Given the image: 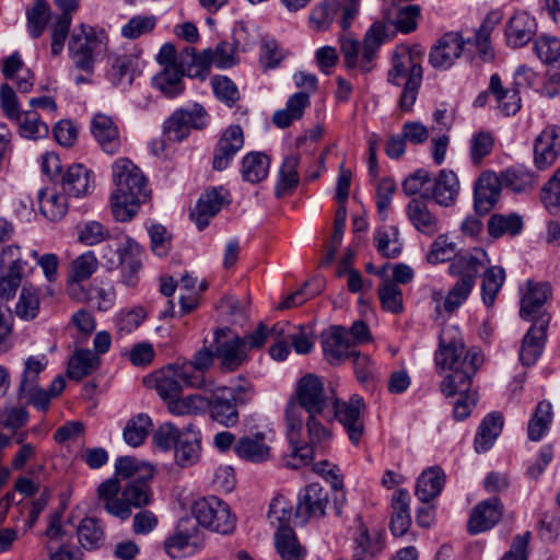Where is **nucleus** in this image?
<instances>
[{"mask_svg": "<svg viewBox=\"0 0 560 560\" xmlns=\"http://www.w3.org/2000/svg\"><path fill=\"white\" fill-rule=\"evenodd\" d=\"M439 340L435 363L451 371V374L441 383V392L445 396L460 395L454 404V417L457 420H464L471 415L478 400L477 393L469 390V387L472 377L483 363V354L475 347L465 349L462 332L456 326L444 327Z\"/></svg>", "mask_w": 560, "mask_h": 560, "instance_id": "obj_1", "label": "nucleus"}, {"mask_svg": "<svg viewBox=\"0 0 560 560\" xmlns=\"http://www.w3.org/2000/svg\"><path fill=\"white\" fill-rule=\"evenodd\" d=\"M189 365L168 364L152 375L144 377L148 387L155 389L158 395L166 402L171 415L175 417H198L207 411L206 397L199 394L180 397L183 385L191 388H201V381L191 376L187 371Z\"/></svg>", "mask_w": 560, "mask_h": 560, "instance_id": "obj_2", "label": "nucleus"}, {"mask_svg": "<svg viewBox=\"0 0 560 560\" xmlns=\"http://www.w3.org/2000/svg\"><path fill=\"white\" fill-rule=\"evenodd\" d=\"M115 190L110 196L112 213L116 221L128 222L138 213L139 206L149 197L147 178L129 159H117L113 166Z\"/></svg>", "mask_w": 560, "mask_h": 560, "instance_id": "obj_3", "label": "nucleus"}, {"mask_svg": "<svg viewBox=\"0 0 560 560\" xmlns=\"http://www.w3.org/2000/svg\"><path fill=\"white\" fill-rule=\"evenodd\" d=\"M289 450L282 456V465L299 469L310 465L316 453H324L331 443V430L323 422H288Z\"/></svg>", "mask_w": 560, "mask_h": 560, "instance_id": "obj_4", "label": "nucleus"}, {"mask_svg": "<svg viewBox=\"0 0 560 560\" xmlns=\"http://www.w3.org/2000/svg\"><path fill=\"white\" fill-rule=\"evenodd\" d=\"M330 412V399L320 377L308 373L302 376L285 406L287 420H316Z\"/></svg>", "mask_w": 560, "mask_h": 560, "instance_id": "obj_5", "label": "nucleus"}, {"mask_svg": "<svg viewBox=\"0 0 560 560\" xmlns=\"http://www.w3.org/2000/svg\"><path fill=\"white\" fill-rule=\"evenodd\" d=\"M422 75L423 70L419 60L407 48L395 51L392 68L387 73V81L396 86L404 85L398 102L402 112H409L412 108L422 82Z\"/></svg>", "mask_w": 560, "mask_h": 560, "instance_id": "obj_6", "label": "nucleus"}, {"mask_svg": "<svg viewBox=\"0 0 560 560\" xmlns=\"http://www.w3.org/2000/svg\"><path fill=\"white\" fill-rule=\"evenodd\" d=\"M141 246L130 236L122 235L116 247L106 244L102 249V259L108 270L122 269V281L128 287L137 282L141 269Z\"/></svg>", "mask_w": 560, "mask_h": 560, "instance_id": "obj_7", "label": "nucleus"}, {"mask_svg": "<svg viewBox=\"0 0 560 560\" xmlns=\"http://www.w3.org/2000/svg\"><path fill=\"white\" fill-rule=\"evenodd\" d=\"M191 512L196 524L207 529L222 535H229L235 529L236 516L229 504L218 497L210 495L196 500Z\"/></svg>", "mask_w": 560, "mask_h": 560, "instance_id": "obj_8", "label": "nucleus"}, {"mask_svg": "<svg viewBox=\"0 0 560 560\" xmlns=\"http://www.w3.org/2000/svg\"><path fill=\"white\" fill-rule=\"evenodd\" d=\"M103 33L85 24L79 25L69 40V54L75 69L89 74L94 72L95 56L105 48Z\"/></svg>", "mask_w": 560, "mask_h": 560, "instance_id": "obj_9", "label": "nucleus"}, {"mask_svg": "<svg viewBox=\"0 0 560 560\" xmlns=\"http://www.w3.org/2000/svg\"><path fill=\"white\" fill-rule=\"evenodd\" d=\"M214 354L220 360L222 372H233L247 360L245 341L230 328L217 329L214 331Z\"/></svg>", "mask_w": 560, "mask_h": 560, "instance_id": "obj_10", "label": "nucleus"}, {"mask_svg": "<svg viewBox=\"0 0 560 560\" xmlns=\"http://www.w3.org/2000/svg\"><path fill=\"white\" fill-rule=\"evenodd\" d=\"M205 533L189 518L179 521L176 530L164 541L165 552L172 558L194 555L205 546Z\"/></svg>", "mask_w": 560, "mask_h": 560, "instance_id": "obj_11", "label": "nucleus"}, {"mask_svg": "<svg viewBox=\"0 0 560 560\" xmlns=\"http://www.w3.org/2000/svg\"><path fill=\"white\" fill-rule=\"evenodd\" d=\"M208 122L205 108L195 104L188 109L175 110L164 122L163 130L167 140L180 142L188 137L191 129H202Z\"/></svg>", "mask_w": 560, "mask_h": 560, "instance_id": "obj_12", "label": "nucleus"}, {"mask_svg": "<svg viewBox=\"0 0 560 560\" xmlns=\"http://www.w3.org/2000/svg\"><path fill=\"white\" fill-rule=\"evenodd\" d=\"M247 393L248 388L242 385L217 387L211 390V398L206 397L207 410L210 411L213 420L237 418V406L244 405L248 400Z\"/></svg>", "mask_w": 560, "mask_h": 560, "instance_id": "obj_13", "label": "nucleus"}, {"mask_svg": "<svg viewBox=\"0 0 560 560\" xmlns=\"http://www.w3.org/2000/svg\"><path fill=\"white\" fill-rule=\"evenodd\" d=\"M26 262L21 258V247L5 246L0 255V298L10 300L21 285Z\"/></svg>", "mask_w": 560, "mask_h": 560, "instance_id": "obj_14", "label": "nucleus"}, {"mask_svg": "<svg viewBox=\"0 0 560 560\" xmlns=\"http://www.w3.org/2000/svg\"><path fill=\"white\" fill-rule=\"evenodd\" d=\"M328 505V491L317 482L310 483L298 495L295 520L305 525L311 520L322 518L326 515Z\"/></svg>", "mask_w": 560, "mask_h": 560, "instance_id": "obj_15", "label": "nucleus"}, {"mask_svg": "<svg viewBox=\"0 0 560 560\" xmlns=\"http://www.w3.org/2000/svg\"><path fill=\"white\" fill-rule=\"evenodd\" d=\"M273 439L275 433L271 430L249 433L236 441L234 452L246 462L261 464L272 457L270 444L273 442Z\"/></svg>", "mask_w": 560, "mask_h": 560, "instance_id": "obj_16", "label": "nucleus"}, {"mask_svg": "<svg viewBox=\"0 0 560 560\" xmlns=\"http://www.w3.org/2000/svg\"><path fill=\"white\" fill-rule=\"evenodd\" d=\"M466 45H472L471 38L464 39L458 32L445 33L431 48L429 61L435 69H448L454 61L465 51Z\"/></svg>", "mask_w": 560, "mask_h": 560, "instance_id": "obj_17", "label": "nucleus"}, {"mask_svg": "<svg viewBox=\"0 0 560 560\" xmlns=\"http://www.w3.org/2000/svg\"><path fill=\"white\" fill-rule=\"evenodd\" d=\"M502 183L492 172H483L474 187V209L478 215L488 214L499 201Z\"/></svg>", "mask_w": 560, "mask_h": 560, "instance_id": "obj_18", "label": "nucleus"}, {"mask_svg": "<svg viewBox=\"0 0 560 560\" xmlns=\"http://www.w3.org/2000/svg\"><path fill=\"white\" fill-rule=\"evenodd\" d=\"M549 323L550 315L540 316L536 323H533L524 336L520 350V360L523 365L530 366L540 357L547 338Z\"/></svg>", "mask_w": 560, "mask_h": 560, "instance_id": "obj_19", "label": "nucleus"}, {"mask_svg": "<svg viewBox=\"0 0 560 560\" xmlns=\"http://www.w3.org/2000/svg\"><path fill=\"white\" fill-rule=\"evenodd\" d=\"M503 504L499 498L479 502L471 511L467 529L471 535L492 528L503 516Z\"/></svg>", "mask_w": 560, "mask_h": 560, "instance_id": "obj_20", "label": "nucleus"}, {"mask_svg": "<svg viewBox=\"0 0 560 560\" xmlns=\"http://www.w3.org/2000/svg\"><path fill=\"white\" fill-rule=\"evenodd\" d=\"M560 152V130L556 126L546 127L534 143V164L545 171L557 160Z\"/></svg>", "mask_w": 560, "mask_h": 560, "instance_id": "obj_21", "label": "nucleus"}, {"mask_svg": "<svg viewBox=\"0 0 560 560\" xmlns=\"http://www.w3.org/2000/svg\"><path fill=\"white\" fill-rule=\"evenodd\" d=\"M243 145L244 133L242 128L240 126L228 127L214 148L212 167L215 171L228 168Z\"/></svg>", "mask_w": 560, "mask_h": 560, "instance_id": "obj_22", "label": "nucleus"}, {"mask_svg": "<svg viewBox=\"0 0 560 560\" xmlns=\"http://www.w3.org/2000/svg\"><path fill=\"white\" fill-rule=\"evenodd\" d=\"M174 462L180 468L195 466L201 457V434L189 423L184 425L183 436L174 446Z\"/></svg>", "mask_w": 560, "mask_h": 560, "instance_id": "obj_23", "label": "nucleus"}, {"mask_svg": "<svg viewBox=\"0 0 560 560\" xmlns=\"http://www.w3.org/2000/svg\"><path fill=\"white\" fill-rule=\"evenodd\" d=\"M323 351L326 360L337 365L355 353V347L348 330L341 326H335L324 337Z\"/></svg>", "mask_w": 560, "mask_h": 560, "instance_id": "obj_24", "label": "nucleus"}, {"mask_svg": "<svg viewBox=\"0 0 560 560\" xmlns=\"http://www.w3.org/2000/svg\"><path fill=\"white\" fill-rule=\"evenodd\" d=\"M537 33V22L527 12L517 11L510 18L505 27L506 43L520 48L528 44Z\"/></svg>", "mask_w": 560, "mask_h": 560, "instance_id": "obj_25", "label": "nucleus"}, {"mask_svg": "<svg viewBox=\"0 0 560 560\" xmlns=\"http://www.w3.org/2000/svg\"><path fill=\"white\" fill-rule=\"evenodd\" d=\"M91 131L105 153L116 154L120 150L119 130L110 116L104 114L94 115L91 121Z\"/></svg>", "mask_w": 560, "mask_h": 560, "instance_id": "obj_26", "label": "nucleus"}, {"mask_svg": "<svg viewBox=\"0 0 560 560\" xmlns=\"http://www.w3.org/2000/svg\"><path fill=\"white\" fill-rule=\"evenodd\" d=\"M551 296L548 283H528V291L521 301L520 315L524 320L536 323L542 315H549L544 305Z\"/></svg>", "mask_w": 560, "mask_h": 560, "instance_id": "obj_27", "label": "nucleus"}, {"mask_svg": "<svg viewBox=\"0 0 560 560\" xmlns=\"http://www.w3.org/2000/svg\"><path fill=\"white\" fill-rule=\"evenodd\" d=\"M62 190L66 195L81 198L90 195L94 189V175L82 164L69 166L61 177Z\"/></svg>", "mask_w": 560, "mask_h": 560, "instance_id": "obj_28", "label": "nucleus"}, {"mask_svg": "<svg viewBox=\"0 0 560 560\" xmlns=\"http://www.w3.org/2000/svg\"><path fill=\"white\" fill-rule=\"evenodd\" d=\"M407 217L412 226L420 233L433 236L440 231V220L433 213L425 198H413L406 207Z\"/></svg>", "mask_w": 560, "mask_h": 560, "instance_id": "obj_29", "label": "nucleus"}, {"mask_svg": "<svg viewBox=\"0 0 560 560\" xmlns=\"http://www.w3.org/2000/svg\"><path fill=\"white\" fill-rule=\"evenodd\" d=\"M226 196L228 194L223 188H212L200 196L190 213L199 230H203L209 224L210 219L228 202Z\"/></svg>", "mask_w": 560, "mask_h": 560, "instance_id": "obj_30", "label": "nucleus"}, {"mask_svg": "<svg viewBox=\"0 0 560 560\" xmlns=\"http://www.w3.org/2000/svg\"><path fill=\"white\" fill-rule=\"evenodd\" d=\"M489 91L495 100L498 109L504 116H513L521 109L520 89L514 84L511 88L504 86L499 74L490 77Z\"/></svg>", "mask_w": 560, "mask_h": 560, "instance_id": "obj_31", "label": "nucleus"}, {"mask_svg": "<svg viewBox=\"0 0 560 560\" xmlns=\"http://www.w3.org/2000/svg\"><path fill=\"white\" fill-rule=\"evenodd\" d=\"M490 258L481 247H474L469 250L458 253L452 260L448 269L452 276L472 273L475 278L480 270L488 268Z\"/></svg>", "mask_w": 560, "mask_h": 560, "instance_id": "obj_32", "label": "nucleus"}, {"mask_svg": "<svg viewBox=\"0 0 560 560\" xmlns=\"http://www.w3.org/2000/svg\"><path fill=\"white\" fill-rule=\"evenodd\" d=\"M390 530L394 536H404L410 528V494L407 490L398 489L392 497Z\"/></svg>", "mask_w": 560, "mask_h": 560, "instance_id": "obj_33", "label": "nucleus"}, {"mask_svg": "<svg viewBox=\"0 0 560 560\" xmlns=\"http://www.w3.org/2000/svg\"><path fill=\"white\" fill-rule=\"evenodd\" d=\"M353 558L372 559L382 552L384 541L378 530L370 532L364 524H360L353 537Z\"/></svg>", "mask_w": 560, "mask_h": 560, "instance_id": "obj_34", "label": "nucleus"}, {"mask_svg": "<svg viewBox=\"0 0 560 560\" xmlns=\"http://www.w3.org/2000/svg\"><path fill=\"white\" fill-rule=\"evenodd\" d=\"M446 476L439 467H430L422 471L416 485V495L424 503L434 500L443 490Z\"/></svg>", "mask_w": 560, "mask_h": 560, "instance_id": "obj_35", "label": "nucleus"}, {"mask_svg": "<svg viewBox=\"0 0 560 560\" xmlns=\"http://www.w3.org/2000/svg\"><path fill=\"white\" fill-rule=\"evenodd\" d=\"M459 184L457 175L450 170L440 171L434 179L431 198L440 206H452L458 195Z\"/></svg>", "mask_w": 560, "mask_h": 560, "instance_id": "obj_36", "label": "nucleus"}, {"mask_svg": "<svg viewBox=\"0 0 560 560\" xmlns=\"http://www.w3.org/2000/svg\"><path fill=\"white\" fill-rule=\"evenodd\" d=\"M310 106V94L296 92L289 97L285 107L275 112L272 122L279 128H287L293 121L302 118L304 110Z\"/></svg>", "mask_w": 560, "mask_h": 560, "instance_id": "obj_37", "label": "nucleus"}, {"mask_svg": "<svg viewBox=\"0 0 560 560\" xmlns=\"http://www.w3.org/2000/svg\"><path fill=\"white\" fill-rule=\"evenodd\" d=\"M39 210L49 221H58L68 212V201L65 194L52 188H43L37 194Z\"/></svg>", "mask_w": 560, "mask_h": 560, "instance_id": "obj_38", "label": "nucleus"}, {"mask_svg": "<svg viewBox=\"0 0 560 560\" xmlns=\"http://www.w3.org/2000/svg\"><path fill=\"white\" fill-rule=\"evenodd\" d=\"M269 167L270 159L268 155L261 152H249L242 160V178L252 184L260 183L267 177Z\"/></svg>", "mask_w": 560, "mask_h": 560, "instance_id": "obj_39", "label": "nucleus"}, {"mask_svg": "<svg viewBox=\"0 0 560 560\" xmlns=\"http://www.w3.org/2000/svg\"><path fill=\"white\" fill-rule=\"evenodd\" d=\"M100 365V357L92 350H77L69 360L68 376L71 380L80 381L96 371Z\"/></svg>", "mask_w": 560, "mask_h": 560, "instance_id": "obj_40", "label": "nucleus"}, {"mask_svg": "<svg viewBox=\"0 0 560 560\" xmlns=\"http://www.w3.org/2000/svg\"><path fill=\"white\" fill-rule=\"evenodd\" d=\"M154 88L160 90L167 97H175L184 91L183 72L176 65L165 66L152 79Z\"/></svg>", "mask_w": 560, "mask_h": 560, "instance_id": "obj_41", "label": "nucleus"}, {"mask_svg": "<svg viewBox=\"0 0 560 560\" xmlns=\"http://www.w3.org/2000/svg\"><path fill=\"white\" fill-rule=\"evenodd\" d=\"M500 20L501 14L499 12L489 13L474 35V46L482 61H490L494 58L490 34Z\"/></svg>", "mask_w": 560, "mask_h": 560, "instance_id": "obj_42", "label": "nucleus"}, {"mask_svg": "<svg viewBox=\"0 0 560 560\" xmlns=\"http://www.w3.org/2000/svg\"><path fill=\"white\" fill-rule=\"evenodd\" d=\"M79 542L86 550L98 549L105 541V532L98 520L84 517L77 529Z\"/></svg>", "mask_w": 560, "mask_h": 560, "instance_id": "obj_43", "label": "nucleus"}, {"mask_svg": "<svg viewBox=\"0 0 560 560\" xmlns=\"http://www.w3.org/2000/svg\"><path fill=\"white\" fill-rule=\"evenodd\" d=\"M505 281V271L500 266H489L482 273L481 298L486 306L494 305L498 293Z\"/></svg>", "mask_w": 560, "mask_h": 560, "instance_id": "obj_44", "label": "nucleus"}, {"mask_svg": "<svg viewBox=\"0 0 560 560\" xmlns=\"http://www.w3.org/2000/svg\"><path fill=\"white\" fill-rule=\"evenodd\" d=\"M210 65V54L205 51L202 55H196L192 48H186L180 57L179 67L183 75L203 80L209 73Z\"/></svg>", "mask_w": 560, "mask_h": 560, "instance_id": "obj_45", "label": "nucleus"}, {"mask_svg": "<svg viewBox=\"0 0 560 560\" xmlns=\"http://www.w3.org/2000/svg\"><path fill=\"white\" fill-rule=\"evenodd\" d=\"M458 277L459 279L448 291L442 304L443 310L448 314H452L468 299L476 283L475 276L472 273Z\"/></svg>", "mask_w": 560, "mask_h": 560, "instance_id": "obj_46", "label": "nucleus"}, {"mask_svg": "<svg viewBox=\"0 0 560 560\" xmlns=\"http://www.w3.org/2000/svg\"><path fill=\"white\" fill-rule=\"evenodd\" d=\"M48 365L45 354L31 355L24 361V369L19 384L18 393H25L39 387L38 380Z\"/></svg>", "mask_w": 560, "mask_h": 560, "instance_id": "obj_47", "label": "nucleus"}, {"mask_svg": "<svg viewBox=\"0 0 560 560\" xmlns=\"http://www.w3.org/2000/svg\"><path fill=\"white\" fill-rule=\"evenodd\" d=\"M108 61L110 63L108 71L110 82L114 85L131 84L135 73V58L130 55H113L109 56Z\"/></svg>", "mask_w": 560, "mask_h": 560, "instance_id": "obj_48", "label": "nucleus"}, {"mask_svg": "<svg viewBox=\"0 0 560 560\" xmlns=\"http://www.w3.org/2000/svg\"><path fill=\"white\" fill-rule=\"evenodd\" d=\"M276 548L282 560H302L304 549L298 541L293 528H282L275 534Z\"/></svg>", "mask_w": 560, "mask_h": 560, "instance_id": "obj_49", "label": "nucleus"}, {"mask_svg": "<svg viewBox=\"0 0 560 560\" xmlns=\"http://www.w3.org/2000/svg\"><path fill=\"white\" fill-rule=\"evenodd\" d=\"M499 177L502 186L515 192L527 191L532 189L536 183L535 174L523 166L508 168Z\"/></svg>", "mask_w": 560, "mask_h": 560, "instance_id": "obj_50", "label": "nucleus"}, {"mask_svg": "<svg viewBox=\"0 0 560 560\" xmlns=\"http://www.w3.org/2000/svg\"><path fill=\"white\" fill-rule=\"evenodd\" d=\"M97 268L98 260L93 250H88L79 255L70 265V272L68 277L69 284L80 283L90 279Z\"/></svg>", "mask_w": 560, "mask_h": 560, "instance_id": "obj_51", "label": "nucleus"}, {"mask_svg": "<svg viewBox=\"0 0 560 560\" xmlns=\"http://www.w3.org/2000/svg\"><path fill=\"white\" fill-rule=\"evenodd\" d=\"M299 158L296 155L287 156L279 171V179L275 191L277 197H282L291 192L299 184V175L296 172Z\"/></svg>", "mask_w": 560, "mask_h": 560, "instance_id": "obj_52", "label": "nucleus"}, {"mask_svg": "<svg viewBox=\"0 0 560 560\" xmlns=\"http://www.w3.org/2000/svg\"><path fill=\"white\" fill-rule=\"evenodd\" d=\"M383 28L377 24H373L366 32L363 40V49L360 62L361 69L364 72H368L372 69L377 50L383 44Z\"/></svg>", "mask_w": 560, "mask_h": 560, "instance_id": "obj_53", "label": "nucleus"}, {"mask_svg": "<svg viewBox=\"0 0 560 560\" xmlns=\"http://www.w3.org/2000/svg\"><path fill=\"white\" fill-rule=\"evenodd\" d=\"M341 3L338 0H327L316 5L310 14V25L313 30L326 31L334 22Z\"/></svg>", "mask_w": 560, "mask_h": 560, "instance_id": "obj_54", "label": "nucleus"}, {"mask_svg": "<svg viewBox=\"0 0 560 560\" xmlns=\"http://www.w3.org/2000/svg\"><path fill=\"white\" fill-rule=\"evenodd\" d=\"M39 305L38 290L33 285L25 284L21 290L14 311L21 319L32 320L38 315Z\"/></svg>", "mask_w": 560, "mask_h": 560, "instance_id": "obj_55", "label": "nucleus"}, {"mask_svg": "<svg viewBox=\"0 0 560 560\" xmlns=\"http://www.w3.org/2000/svg\"><path fill=\"white\" fill-rule=\"evenodd\" d=\"M14 122L19 126V135L25 139H43L49 132L48 125L39 118L36 112L33 110L24 112L21 120H15Z\"/></svg>", "mask_w": 560, "mask_h": 560, "instance_id": "obj_56", "label": "nucleus"}, {"mask_svg": "<svg viewBox=\"0 0 560 560\" xmlns=\"http://www.w3.org/2000/svg\"><path fill=\"white\" fill-rule=\"evenodd\" d=\"M522 218L515 213L509 215L493 214L488 221L489 234L495 238L509 233L516 235L522 231Z\"/></svg>", "mask_w": 560, "mask_h": 560, "instance_id": "obj_57", "label": "nucleus"}, {"mask_svg": "<svg viewBox=\"0 0 560 560\" xmlns=\"http://www.w3.org/2000/svg\"><path fill=\"white\" fill-rule=\"evenodd\" d=\"M494 141V137L490 131L479 130L471 136L469 158L474 165H480L483 159L491 154Z\"/></svg>", "mask_w": 560, "mask_h": 560, "instance_id": "obj_58", "label": "nucleus"}, {"mask_svg": "<svg viewBox=\"0 0 560 560\" xmlns=\"http://www.w3.org/2000/svg\"><path fill=\"white\" fill-rule=\"evenodd\" d=\"M183 432L184 427L180 429L173 422H162L158 428L152 429V443L161 451H171L183 436Z\"/></svg>", "mask_w": 560, "mask_h": 560, "instance_id": "obj_59", "label": "nucleus"}, {"mask_svg": "<svg viewBox=\"0 0 560 560\" xmlns=\"http://www.w3.org/2000/svg\"><path fill=\"white\" fill-rule=\"evenodd\" d=\"M27 30L33 38L43 35L50 19V8L42 0H38L31 9L26 11Z\"/></svg>", "mask_w": 560, "mask_h": 560, "instance_id": "obj_60", "label": "nucleus"}, {"mask_svg": "<svg viewBox=\"0 0 560 560\" xmlns=\"http://www.w3.org/2000/svg\"><path fill=\"white\" fill-rule=\"evenodd\" d=\"M293 506L283 495L276 497L269 506L268 518L277 530L282 528H292L290 522L292 518Z\"/></svg>", "mask_w": 560, "mask_h": 560, "instance_id": "obj_61", "label": "nucleus"}, {"mask_svg": "<svg viewBox=\"0 0 560 560\" xmlns=\"http://www.w3.org/2000/svg\"><path fill=\"white\" fill-rule=\"evenodd\" d=\"M331 409L336 420H359L364 409V401L359 395H353L348 401L336 398L332 404L330 402Z\"/></svg>", "mask_w": 560, "mask_h": 560, "instance_id": "obj_62", "label": "nucleus"}, {"mask_svg": "<svg viewBox=\"0 0 560 560\" xmlns=\"http://www.w3.org/2000/svg\"><path fill=\"white\" fill-rule=\"evenodd\" d=\"M540 199L549 213L555 214L560 210V166L542 187Z\"/></svg>", "mask_w": 560, "mask_h": 560, "instance_id": "obj_63", "label": "nucleus"}, {"mask_svg": "<svg viewBox=\"0 0 560 560\" xmlns=\"http://www.w3.org/2000/svg\"><path fill=\"white\" fill-rule=\"evenodd\" d=\"M534 50L545 63L560 61V39L555 36H540L534 44Z\"/></svg>", "mask_w": 560, "mask_h": 560, "instance_id": "obj_64", "label": "nucleus"}]
</instances>
